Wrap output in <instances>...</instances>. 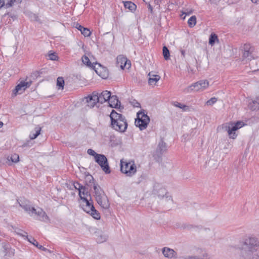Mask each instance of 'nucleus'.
I'll return each instance as SVG.
<instances>
[{
    "label": "nucleus",
    "mask_w": 259,
    "mask_h": 259,
    "mask_svg": "<svg viewBox=\"0 0 259 259\" xmlns=\"http://www.w3.org/2000/svg\"><path fill=\"white\" fill-rule=\"evenodd\" d=\"M240 259H259V241L256 238H246L242 245Z\"/></svg>",
    "instance_id": "nucleus-1"
},
{
    "label": "nucleus",
    "mask_w": 259,
    "mask_h": 259,
    "mask_svg": "<svg viewBox=\"0 0 259 259\" xmlns=\"http://www.w3.org/2000/svg\"><path fill=\"white\" fill-rule=\"evenodd\" d=\"M109 116L112 128L121 133H123L126 130L127 122L124 116L112 110Z\"/></svg>",
    "instance_id": "nucleus-2"
},
{
    "label": "nucleus",
    "mask_w": 259,
    "mask_h": 259,
    "mask_svg": "<svg viewBox=\"0 0 259 259\" xmlns=\"http://www.w3.org/2000/svg\"><path fill=\"white\" fill-rule=\"evenodd\" d=\"M93 183L94 190L95 194V196L97 202L103 209H107L109 208L110 207V203L104 191L98 184L94 183Z\"/></svg>",
    "instance_id": "nucleus-3"
},
{
    "label": "nucleus",
    "mask_w": 259,
    "mask_h": 259,
    "mask_svg": "<svg viewBox=\"0 0 259 259\" xmlns=\"http://www.w3.org/2000/svg\"><path fill=\"white\" fill-rule=\"evenodd\" d=\"M244 123L242 121H238L236 122H229L223 124L222 127L225 131H227L230 138L235 139L237 136L235 132L242 127Z\"/></svg>",
    "instance_id": "nucleus-4"
},
{
    "label": "nucleus",
    "mask_w": 259,
    "mask_h": 259,
    "mask_svg": "<svg viewBox=\"0 0 259 259\" xmlns=\"http://www.w3.org/2000/svg\"><path fill=\"white\" fill-rule=\"evenodd\" d=\"M149 121L150 118L147 114L141 111L137 113V118L135 119V124L141 131H142L146 128Z\"/></svg>",
    "instance_id": "nucleus-5"
},
{
    "label": "nucleus",
    "mask_w": 259,
    "mask_h": 259,
    "mask_svg": "<svg viewBox=\"0 0 259 259\" xmlns=\"http://www.w3.org/2000/svg\"><path fill=\"white\" fill-rule=\"evenodd\" d=\"M153 192L160 200L164 199L167 202L173 201L172 197L169 195L166 190L159 184L154 186Z\"/></svg>",
    "instance_id": "nucleus-6"
},
{
    "label": "nucleus",
    "mask_w": 259,
    "mask_h": 259,
    "mask_svg": "<svg viewBox=\"0 0 259 259\" xmlns=\"http://www.w3.org/2000/svg\"><path fill=\"white\" fill-rule=\"evenodd\" d=\"M120 170L126 176L132 177L137 171V167L134 161L132 163L131 162H124L122 160H121Z\"/></svg>",
    "instance_id": "nucleus-7"
},
{
    "label": "nucleus",
    "mask_w": 259,
    "mask_h": 259,
    "mask_svg": "<svg viewBox=\"0 0 259 259\" xmlns=\"http://www.w3.org/2000/svg\"><path fill=\"white\" fill-rule=\"evenodd\" d=\"M208 85L209 82L207 80H201L188 87L184 90V92L190 93L192 91H202L206 89Z\"/></svg>",
    "instance_id": "nucleus-8"
},
{
    "label": "nucleus",
    "mask_w": 259,
    "mask_h": 259,
    "mask_svg": "<svg viewBox=\"0 0 259 259\" xmlns=\"http://www.w3.org/2000/svg\"><path fill=\"white\" fill-rule=\"evenodd\" d=\"M94 160L106 174H109L111 172L108 159L105 155L100 154Z\"/></svg>",
    "instance_id": "nucleus-9"
},
{
    "label": "nucleus",
    "mask_w": 259,
    "mask_h": 259,
    "mask_svg": "<svg viewBox=\"0 0 259 259\" xmlns=\"http://www.w3.org/2000/svg\"><path fill=\"white\" fill-rule=\"evenodd\" d=\"M253 48L249 44H246L243 46V57L244 58H248L249 60L253 59L252 53L253 52Z\"/></svg>",
    "instance_id": "nucleus-10"
},
{
    "label": "nucleus",
    "mask_w": 259,
    "mask_h": 259,
    "mask_svg": "<svg viewBox=\"0 0 259 259\" xmlns=\"http://www.w3.org/2000/svg\"><path fill=\"white\" fill-rule=\"evenodd\" d=\"M89 198L90 199H88V198H83L82 201L85 204L81 205L82 208L87 213H89L91 211L90 209H94L91 195H89Z\"/></svg>",
    "instance_id": "nucleus-11"
},
{
    "label": "nucleus",
    "mask_w": 259,
    "mask_h": 259,
    "mask_svg": "<svg viewBox=\"0 0 259 259\" xmlns=\"http://www.w3.org/2000/svg\"><path fill=\"white\" fill-rule=\"evenodd\" d=\"M34 213L37 216V219L45 222L49 221V218L46 213L41 209L38 208L37 210L35 209V211H33L32 214Z\"/></svg>",
    "instance_id": "nucleus-12"
},
{
    "label": "nucleus",
    "mask_w": 259,
    "mask_h": 259,
    "mask_svg": "<svg viewBox=\"0 0 259 259\" xmlns=\"http://www.w3.org/2000/svg\"><path fill=\"white\" fill-rule=\"evenodd\" d=\"M98 103L103 104L106 101H108L110 97H111V93L108 91H104L101 93H98Z\"/></svg>",
    "instance_id": "nucleus-13"
},
{
    "label": "nucleus",
    "mask_w": 259,
    "mask_h": 259,
    "mask_svg": "<svg viewBox=\"0 0 259 259\" xmlns=\"http://www.w3.org/2000/svg\"><path fill=\"white\" fill-rule=\"evenodd\" d=\"M127 59L126 57L123 55H119L116 58V64L117 67H120L121 69H124L127 64Z\"/></svg>",
    "instance_id": "nucleus-14"
},
{
    "label": "nucleus",
    "mask_w": 259,
    "mask_h": 259,
    "mask_svg": "<svg viewBox=\"0 0 259 259\" xmlns=\"http://www.w3.org/2000/svg\"><path fill=\"white\" fill-rule=\"evenodd\" d=\"M3 248L4 250L5 255L9 257H13L15 255V249L12 248L11 245L9 243H5L3 245Z\"/></svg>",
    "instance_id": "nucleus-15"
},
{
    "label": "nucleus",
    "mask_w": 259,
    "mask_h": 259,
    "mask_svg": "<svg viewBox=\"0 0 259 259\" xmlns=\"http://www.w3.org/2000/svg\"><path fill=\"white\" fill-rule=\"evenodd\" d=\"M32 82L31 81H21L16 87H15V89H14L13 92L14 94L15 95L17 94V93L19 91H20L22 88L23 90L24 91L26 88H29L30 85L31 84Z\"/></svg>",
    "instance_id": "nucleus-16"
},
{
    "label": "nucleus",
    "mask_w": 259,
    "mask_h": 259,
    "mask_svg": "<svg viewBox=\"0 0 259 259\" xmlns=\"http://www.w3.org/2000/svg\"><path fill=\"white\" fill-rule=\"evenodd\" d=\"M19 204L22 208L29 213L30 212L32 213L33 211H35V209L31 206L29 204V202L27 200H20V202H19Z\"/></svg>",
    "instance_id": "nucleus-17"
},
{
    "label": "nucleus",
    "mask_w": 259,
    "mask_h": 259,
    "mask_svg": "<svg viewBox=\"0 0 259 259\" xmlns=\"http://www.w3.org/2000/svg\"><path fill=\"white\" fill-rule=\"evenodd\" d=\"M97 98H98V93L95 92L93 93L92 95L88 97L87 101L89 103V106L93 107L97 102L98 103V99H97Z\"/></svg>",
    "instance_id": "nucleus-18"
},
{
    "label": "nucleus",
    "mask_w": 259,
    "mask_h": 259,
    "mask_svg": "<svg viewBox=\"0 0 259 259\" xmlns=\"http://www.w3.org/2000/svg\"><path fill=\"white\" fill-rule=\"evenodd\" d=\"M162 252L165 257L170 258L176 257L177 254L174 249L167 247H163L162 249Z\"/></svg>",
    "instance_id": "nucleus-19"
},
{
    "label": "nucleus",
    "mask_w": 259,
    "mask_h": 259,
    "mask_svg": "<svg viewBox=\"0 0 259 259\" xmlns=\"http://www.w3.org/2000/svg\"><path fill=\"white\" fill-rule=\"evenodd\" d=\"M100 68H97V69L95 70L96 73L103 79H106L109 76V71L106 68H104L102 67V66L99 64Z\"/></svg>",
    "instance_id": "nucleus-20"
},
{
    "label": "nucleus",
    "mask_w": 259,
    "mask_h": 259,
    "mask_svg": "<svg viewBox=\"0 0 259 259\" xmlns=\"http://www.w3.org/2000/svg\"><path fill=\"white\" fill-rule=\"evenodd\" d=\"M23 237H25L27 239V240L31 243H32L33 245L40 249V250H42L43 251H48V249L44 247L43 246L39 245L38 243L36 241V240L32 237L30 236L29 237L28 235H22Z\"/></svg>",
    "instance_id": "nucleus-21"
},
{
    "label": "nucleus",
    "mask_w": 259,
    "mask_h": 259,
    "mask_svg": "<svg viewBox=\"0 0 259 259\" xmlns=\"http://www.w3.org/2000/svg\"><path fill=\"white\" fill-rule=\"evenodd\" d=\"M197 259H209L210 256L207 251L199 249L197 251V254L194 255Z\"/></svg>",
    "instance_id": "nucleus-22"
},
{
    "label": "nucleus",
    "mask_w": 259,
    "mask_h": 259,
    "mask_svg": "<svg viewBox=\"0 0 259 259\" xmlns=\"http://www.w3.org/2000/svg\"><path fill=\"white\" fill-rule=\"evenodd\" d=\"M110 107L112 108H117L120 102L117 98V96H113L110 97L108 101Z\"/></svg>",
    "instance_id": "nucleus-23"
},
{
    "label": "nucleus",
    "mask_w": 259,
    "mask_h": 259,
    "mask_svg": "<svg viewBox=\"0 0 259 259\" xmlns=\"http://www.w3.org/2000/svg\"><path fill=\"white\" fill-rule=\"evenodd\" d=\"M78 192L79 197L82 200H83V198H88V197H89V195H90L88 189L84 186H83L78 191Z\"/></svg>",
    "instance_id": "nucleus-24"
},
{
    "label": "nucleus",
    "mask_w": 259,
    "mask_h": 259,
    "mask_svg": "<svg viewBox=\"0 0 259 259\" xmlns=\"http://www.w3.org/2000/svg\"><path fill=\"white\" fill-rule=\"evenodd\" d=\"M249 108L251 110H257L259 109V97H257L255 100L252 101L249 104Z\"/></svg>",
    "instance_id": "nucleus-25"
},
{
    "label": "nucleus",
    "mask_w": 259,
    "mask_h": 259,
    "mask_svg": "<svg viewBox=\"0 0 259 259\" xmlns=\"http://www.w3.org/2000/svg\"><path fill=\"white\" fill-rule=\"evenodd\" d=\"M124 7L125 9H128L131 11H135L137 8V6L131 1L123 2Z\"/></svg>",
    "instance_id": "nucleus-26"
},
{
    "label": "nucleus",
    "mask_w": 259,
    "mask_h": 259,
    "mask_svg": "<svg viewBox=\"0 0 259 259\" xmlns=\"http://www.w3.org/2000/svg\"><path fill=\"white\" fill-rule=\"evenodd\" d=\"M148 75L149 76L148 79L149 84H152L153 83L157 82L160 78L159 75L155 74L151 75L150 72L149 73Z\"/></svg>",
    "instance_id": "nucleus-27"
},
{
    "label": "nucleus",
    "mask_w": 259,
    "mask_h": 259,
    "mask_svg": "<svg viewBox=\"0 0 259 259\" xmlns=\"http://www.w3.org/2000/svg\"><path fill=\"white\" fill-rule=\"evenodd\" d=\"M166 150V144L163 141L161 140L158 144L157 152L162 154Z\"/></svg>",
    "instance_id": "nucleus-28"
},
{
    "label": "nucleus",
    "mask_w": 259,
    "mask_h": 259,
    "mask_svg": "<svg viewBox=\"0 0 259 259\" xmlns=\"http://www.w3.org/2000/svg\"><path fill=\"white\" fill-rule=\"evenodd\" d=\"M96 241L98 243H101L106 241L107 239V236L102 233H98L96 234Z\"/></svg>",
    "instance_id": "nucleus-29"
},
{
    "label": "nucleus",
    "mask_w": 259,
    "mask_h": 259,
    "mask_svg": "<svg viewBox=\"0 0 259 259\" xmlns=\"http://www.w3.org/2000/svg\"><path fill=\"white\" fill-rule=\"evenodd\" d=\"M91 211H90L89 214H90L94 219L96 220H100L101 216L98 210H97L95 208L94 209H90Z\"/></svg>",
    "instance_id": "nucleus-30"
},
{
    "label": "nucleus",
    "mask_w": 259,
    "mask_h": 259,
    "mask_svg": "<svg viewBox=\"0 0 259 259\" xmlns=\"http://www.w3.org/2000/svg\"><path fill=\"white\" fill-rule=\"evenodd\" d=\"M41 128L39 127H36L35 128V133L31 132L30 134L29 137L30 139L33 140L37 137L40 134Z\"/></svg>",
    "instance_id": "nucleus-31"
},
{
    "label": "nucleus",
    "mask_w": 259,
    "mask_h": 259,
    "mask_svg": "<svg viewBox=\"0 0 259 259\" xmlns=\"http://www.w3.org/2000/svg\"><path fill=\"white\" fill-rule=\"evenodd\" d=\"M216 41H219L218 35L215 33H211L209 38V44L213 46Z\"/></svg>",
    "instance_id": "nucleus-32"
},
{
    "label": "nucleus",
    "mask_w": 259,
    "mask_h": 259,
    "mask_svg": "<svg viewBox=\"0 0 259 259\" xmlns=\"http://www.w3.org/2000/svg\"><path fill=\"white\" fill-rule=\"evenodd\" d=\"M82 63L84 64H85L87 66H89V67H90L91 68H93L94 67V66L93 65V64H92L89 58H88V57H87V56L85 55H84L82 57Z\"/></svg>",
    "instance_id": "nucleus-33"
},
{
    "label": "nucleus",
    "mask_w": 259,
    "mask_h": 259,
    "mask_svg": "<svg viewBox=\"0 0 259 259\" xmlns=\"http://www.w3.org/2000/svg\"><path fill=\"white\" fill-rule=\"evenodd\" d=\"M196 23V17L195 16H191L188 21V24L190 28L193 27Z\"/></svg>",
    "instance_id": "nucleus-34"
},
{
    "label": "nucleus",
    "mask_w": 259,
    "mask_h": 259,
    "mask_svg": "<svg viewBox=\"0 0 259 259\" xmlns=\"http://www.w3.org/2000/svg\"><path fill=\"white\" fill-rule=\"evenodd\" d=\"M162 52L164 59L166 60H168L170 57V53L169 50L166 46L163 47Z\"/></svg>",
    "instance_id": "nucleus-35"
},
{
    "label": "nucleus",
    "mask_w": 259,
    "mask_h": 259,
    "mask_svg": "<svg viewBox=\"0 0 259 259\" xmlns=\"http://www.w3.org/2000/svg\"><path fill=\"white\" fill-rule=\"evenodd\" d=\"M57 85L59 89H63L64 86V80L62 77H58L57 79Z\"/></svg>",
    "instance_id": "nucleus-36"
},
{
    "label": "nucleus",
    "mask_w": 259,
    "mask_h": 259,
    "mask_svg": "<svg viewBox=\"0 0 259 259\" xmlns=\"http://www.w3.org/2000/svg\"><path fill=\"white\" fill-rule=\"evenodd\" d=\"M10 160L12 162H14V163L18 162L19 161V155L17 154H16V153L12 154L11 155V156L10 157V159H9V157L8 158V161H10Z\"/></svg>",
    "instance_id": "nucleus-37"
},
{
    "label": "nucleus",
    "mask_w": 259,
    "mask_h": 259,
    "mask_svg": "<svg viewBox=\"0 0 259 259\" xmlns=\"http://www.w3.org/2000/svg\"><path fill=\"white\" fill-rule=\"evenodd\" d=\"M218 101V99L217 98L215 97H212L210 99L208 100L206 103V104L207 105V106H212V105H213L215 103L217 102V101Z\"/></svg>",
    "instance_id": "nucleus-38"
},
{
    "label": "nucleus",
    "mask_w": 259,
    "mask_h": 259,
    "mask_svg": "<svg viewBox=\"0 0 259 259\" xmlns=\"http://www.w3.org/2000/svg\"><path fill=\"white\" fill-rule=\"evenodd\" d=\"M22 0H9V1L5 5L6 8L12 7L14 2L20 3Z\"/></svg>",
    "instance_id": "nucleus-39"
},
{
    "label": "nucleus",
    "mask_w": 259,
    "mask_h": 259,
    "mask_svg": "<svg viewBox=\"0 0 259 259\" xmlns=\"http://www.w3.org/2000/svg\"><path fill=\"white\" fill-rule=\"evenodd\" d=\"M81 34H83L85 37H88L90 36L91 34V32L90 30L87 28H84L82 31L81 32Z\"/></svg>",
    "instance_id": "nucleus-40"
},
{
    "label": "nucleus",
    "mask_w": 259,
    "mask_h": 259,
    "mask_svg": "<svg viewBox=\"0 0 259 259\" xmlns=\"http://www.w3.org/2000/svg\"><path fill=\"white\" fill-rule=\"evenodd\" d=\"M88 154L92 155L94 157V159L100 154L97 153L94 150L92 149H89L87 151Z\"/></svg>",
    "instance_id": "nucleus-41"
},
{
    "label": "nucleus",
    "mask_w": 259,
    "mask_h": 259,
    "mask_svg": "<svg viewBox=\"0 0 259 259\" xmlns=\"http://www.w3.org/2000/svg\"><path fill=\"white\" fill-rule=\"evenodd\" d=\"M49 59L53 61L58 60V57L56 53H52L49 54Z\"/></svg>",
    "instance_id": "nucleus-42"
},
{
    "label": "nucleus",
    "mask_w": 259,
    "mask_h": 259,
    "mask_svg": "<svg viewBox=\"0 0 259 259\" xmlns=\"http://www.w3.org/2000/svg\"><path fill=\"white\" fill-rule=\"evenodd\" d=\"M73 186L74 188L78 191H79L83 186L77 182H74Z\"/></svg>",
    "instance_id": "nucleus-43"
},
{
    "label": "nucleus",
    "mask_w": 259,
    "mask_h": 259,
    "mask_svg": "<svg viewBox=\"0 0 259 259\" xmlns=\"http://www.w3.org/2000/svg\"><path fill=\"white\" fill-rule=\"evenodd\" d=\"M133 106L135 107H141V104L137 101L134 100L131 102Z\"/></svg>",
    "instance_id": "nucleus-44"
},
{
    "label": "nucleus",
    "mask_w": 259,
    "mask_h": 259,
    "mask_svg": "<svg viewBox=\"0 0 259 259\" xmlns=\"http://www.w3.org/2000/svg\"><path fill=\"white\" fill-rule=\"evenodd\" d=\"M86 181H89V183H91L92 181H94V178L92 176L88 175L86 177Z\"/></svg>",
    "instance_id": "nucleus-45"
},
{
    "label": "nucleus",
    "mask_w": 259,
    "mask_h": 259,
    "mask_svg": "<svg viewBox=\"0 0 259 259\" xmlns=\"http://www.w3.org/2000/svg\"><path fill=\"white\" fill-rule=\"evenodd\" d=\"M172 105L175 107H179V108H181V107L183 105V104H182L181 103L178 102H174L172 103Z\"/></svg>",
    "instance_id": "nucleus-46"
},
{
    "label": "nucleus",
    "mask_w": 259,
    "mask_h": 259,
    "mask_svg": "<svg viewBox=\"0 0 259 259\" xmlns=\"http://www.w3.org/2000/svg\"><path fill=\"white\" fill-rule=\"evenodd\" d=\"M75 27L79 30L80 31V32L82 31V29L84 28L83 26H81L78 23H77L76 24Z\"/></svg>",
    "instance_id": "nucleus-47"
},
{
    "label": "nucleus",
    "mask_w": 259,
    "mask_h": 259,
    "mask_svg": "<svg viewBox=\"0 0 259 259\" xmlns=\"http://www.w3.org/2000/svg\"><path fill=\"white\" fill-rule=\"evenodd\" d=\"M7 15H8V16H9V17L12 18L13 20H14L16 18V16H15L14 15H12L11 14H10V13L5 14L3 16V17H6Z\"/></svg>",
    "instance_id": "nucleus-48"
},
{
    "label": "nucleus",
    "mask_w": 259,
    "mask_h": 259,
    "mask_svg": "<svg viewBox=\"0 0 259 259\" xmlns=\"http://www.w3.org/2000/svg\"><path fill=\"white\" fill-rule=\"evenodd\" d=\"M180 109H182L184 111H187L189 107L186 105H183Z\"/></svg>",
    "instance_id": "nucleus-49"
},
{
    "label": "nucleus",
    "mask_w": 259,
    "mask_h": 259,
    "mask_svg": "<svg viewBox=\"0 0 259 259\" xmlns=\"http://www.w3.org/2000/svg\"><path fill=\"white\" fill-rule=\"evenodd\" d=\"M148 9H149L150 12L151 13H153V8H152V6L149 4V5L148 6Z\"/></svg>",
    "instance_id": "nucleus-50"
},
{
    "label": "nucleus",
    "mask_w": 259,
    "mask_h": 259,
    "mask_svg": "<svg viewBox=\"0 0 259 259\" xmlns=\"http://www.w3.org/2000/svg\"><path fill=\"white\" fill-rule=\"evenodd\" d=\"M5 5L4 0H0V9Z\"/></svg>",
    "instance_id": "nucleus-51"
},
{
    "label": "nucleus",
    "mask_w": 259,
    "mask_h": 259,
    "mask_svg": "<svg viewBox=\"0 0 259 259\" xmlns=\"http://www.w3.org/2000/svg\"><path fill=\"white\" fill-rule=\"evenodd\" d=\"M184 259H197L196 257L194 256H188L185 257Z\"/></svg>",
    "instance_id": "nucleus-52"
},
{
    "label": "nucleus",
    "mask_w": 259,
    "mask_h": 259,
    "mask_svg": "<svg viewBox=\"0 0 259 259\" xmlns=\"http://www.w3.org/2000/svg\"><path fill=\"white\" fill-rule=\"evenodd\" d=\"M251 2L255 4H259V0H251Z\"/></svg>",
    "instance_id": "nucleus-53"
},
{
    "label": "nucleus",
    "mask_w": 259,
    "mask_h": 259,
    "mask_svg": "<svg viewBox=\"0 0 259 259\" xmlns=\"http://www.w3.org/2000/svg\"><path fill=\"white\" fill-rule=\"evenodd\" d=\"M181 52L182 55L183 56V57H184L185 56V51L184 50H181Z\"/></svg>",
    "instance_id": "nucleus-54"
},
{
    "label": "nucleus",
    "mask_w": 259,
    "mask_h": 259,
    "mask_svg": "<svg viewBox=\"0 0 259 259\" xmlns=\"http://www.w3.org/2000/svg\"><path fill=\"white\" fill-rule=\"evenodd\" d=\"M4 123L2 121H0V128L3 126Z\"/></svg>",
    "instance_id": "nucleus-55"
},
{
    "label": "nucleus",
    "mask_w": 259,
    "mask_h": 259,
    "mask_svg": "<svg viewBox=\"0 0 259 259\" xmlns=\"http://www.w3.org/2000/svg\"><path fill=\"white\" fill-rule=\"evenodd\" d=\"M191 13H192V11H190V12H189L185 13V14H186V15H190Z\"/></svg>",
    "instance_id": "nucleus-56"
},
{
    "label": "nucleus",
    "mask_w": 259,
    "mask_h": 259,
    "mask_svg": "<svg viewBox=\"0 0 259 259\" xmlns=\"http://www.w3.org/2000/svg\"><path fill=\"white\" fill-rule=\"evenodd\" d=\"M128 68H130L131 67V63H130L129 64H128Z\"/></svg>",
    "instance_id": "nucleus-57"
}]
</instances>
